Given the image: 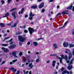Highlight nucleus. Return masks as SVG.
<instances>
[{"label":"nucleus","instance_id":"f257e3e1","mask_svg":"<svg viewBox=\"0 0 74 74\" xmlns=\"http://www.w3.org/2000/svg\"><path fill=\"white\" fill-rule=\"evenodd\" d=\"M18 40L20 42H25L26 40V35H23L22 36L19 35L18 36Z\"/></svg>","mask_w":74,"mask_h":74},{"label":"nucleus","instance_id":"f03ea898","mask_svg":"<svg viewBox=\"0 0 74 74\" xmlns=\"http://www.w3.org/2000/svg\"><path fill=\"white\" fill-rule=\"evenodd\" d=\"M69 12V10H64L61 13H60L57 15L56 18V17H58V16L61 15H62H62H68V14H69V13L67 12Z\"/></svg>","mask_w":74,"mask_h":74},{"label":"nucleus","instance_id":"7ed1b4c3","mask_svg":"<svg viewBox=\"0 0 74 74\" xmlns=\"http://www.w3.org/2000/svg\"><path fill=\"white\" fill-rule=\"evenodd\" d=\"M28 29L29 32V34H32L33 33H34V32H36V29H34L33 28H32L30 27H29Z\"/></svg>","mask_w":74,"mask_h":74},{"label":"nucleus","instance_id":"20e7f679","mask_svg":"<svg viewBox=\"0 0 74 74\" xmlns=\"http://www.w3.org/2000/svg\"><path fill=\"white\" fill-rule=\"evenodd\" d=\"M32 14V12H31L29 15V16L30 17L28 18V19L29 20H33L32 17H33V16L35 15V14Z\"/></svg>","mask_w":74,"mask_h":74},{"label":"nucleus","instance_id":"39448f33","mask_svg":"<svg viewBox=\"0 0 74 74\" xmlns=\"http://www.w3.org/2000/svg\"><path fill=\"white\" fill-rule=\"evenodd\" d=\"M61 56L62 59H65L66 60H67V59H68V57H67V55H65L64 56L62 55H61Z\"/></svg>","mask_w":74,"mask_h":74},{"label":"nucleus","instance_id":"423d86ee","mask_svg":"<svg viewBox=\"0 0 74 74\" xmlns=\"http://www.w3.org/2000/svg\"><path fill=\"white\" fill-rule=\"evenodd\" d=\"M2 49L4 50V52L6 53H8L9 52V49L7 48H5L4 47H2Z\"/></svg>","mask_w":74,"mask_h":74},{"label":"nucleus","instance_id":"0eeeda50","mask_svg":"<svg viewBox=\"0 0 74 74\" xmlns=\"http://www.w3.org/2000/svg\"><path fill=\"white\" fill-rule=\"evenodd\" d=\"M16 47V45H12L8 47V48L9 49H14V48Z\"/></svg>","mask_w":74,"mask_h":74},{"label":"nucleus","instance_id":"6e6552de","mask_svg":"<svg viewBox=\"0 0 74 74\" xmlns=\"http://www.w3.org/2000/svg\"><path fill=\"white\" fill-rule=\"evenodd\" d=\"M63 45L64 47H69V43L68 42H64L63 43Z\"/></svg>","mask_w":74,"mask_h":74},{"label":"nucleus","instance_id":"1a4fd4ad","mask_svg":"<svg viewBox=\"0 0 74 74\" xmlns=\"http://www.w3.org/2000/svg\"><path fill=\"white\" fill-rule=\"evenodd\" d=\"M44 5V3L42 2L39 5V8H42Z\"/></svg>","mask_w":74,"mask_h":74},{"label":"nucleus","instance_id":"9d476101","mask_svg":"<svg viewBox=\"0 0 74 74\" xmlns=\"http://www.w3.org/2000/svg\"><path fill=\"white\" fill-rule=\"evenodd\" d=\"M69 55V56L68 57V59L69 60H70V59L71 58H72V57L73 56V55H72V53H71V52H70L68 54Z\"/></svg>","mask_w":74,"mask_h":74},{"label":"nucleus","instance_id":"9b49d317","mask_svg":"<svg viewBox=\"0 0 74 74\" xmlns=\"http://www.w3.org/2000/svg\"><path fill=\"white\" fill-rule=\"evenodd\" d=\"M66 73L68 74H69V73H70V72H69V71H67V70H65L62 72V74H66Z\"/></svg>","mask_w":74,"mask_h":74},{"label":"nucleus","instance_id":"f8f14e48","mask_svg":"<svg viewBox=\"0 0 74 74\" xmlns=\"http://www.w3.org/2000/svg\"><path fill=\"white\" fill-rule=\"evenodd\" d=\"M10 15V14L8 12H7L5 15V16H3L2 17V18H5V17H7L9 15Z\"/></svg>","mask_w":74,"mask_h":74},{"label":"nucleus","instance_id":"ddd939ff","mask_svg":"<svg viewBox=\"0 0 74 74\" xmlns=\"http://www.w3.org/2000/svg\"><path fill=\"white\" fill-rule=\"evenodd\" d=\"M67 68L69 70H71V69L73 68V66H72V65H71L70 66H68Z\"/></svg>","mask_w":74,"mask_h":74},{"label":"nucleus","instance_id":"4468645a","mask_svg":"<svg viewBox=\"0 0 74 74\" xmlns=\"http://www.w3.org/2000/svg\"><path fill=\"white\" fill-rule=\"evenodd\" d=\"M12 54L15 57H16V51L13 52L12 53Z\"/></svg>","mask_w":74,"mask_h":74},{"label":"nucleus","instance_id":"2eb2a0df","mask_svg":"<svg viewBox=\"0 0 74 74\" xmlns=\"http://www.w3.org/2000/svg\"><path fill=\"white\" fill-rule=\"evenodd\" d=\"M72 7H73V5H71V6H69L66 8L67 10H71L72 9Z\"/></svg>","mask_w":74,"mask_h":74},{"label":"nucleus","instance_id":"dca6fc26","mask_svg":"<svg viewBox=\"0 0 74 74\" xmlns=\"http://www.w3.org/2000/svg\"><path fill=\"white\" fill-rule=\"evenodd\" d=\"M69 45L70 48H73L74 47V44H72L71 43H70Z\"/></svg>","mask_w":74,"mask_h":74},{"label":"nucleus","instance_id":"f3484780","mask_svg":"<svg viewBox=\"0 0 74 74\" xmlns=\"http://www.w3.org/2000/svg\"><path fill=\"white\" fill-rule=\"evenodd\" d=\"M53 45L55 49H57L58 48V46L57 45L55 44H53Z\"/></svg>","mask_w":74,"mask_h":74},{"label":"nucleus","instance_id":"a211bd4d","mask_svg":"<svg viewBox=\"0 0 74 74\" xmlns=\"http://www.w3.org/2000/svg\"><path fill=\"white\" fill-rule=\"evenodd\" d=\"M37 8V6L36 5H33L31 7V8H33L34 9Z\"/></svg>","mask_w":74,"mask_h":74},{"label":"nucleus","instance_id":"6ab92c4d","mask_svg":"<svg viewBox=\"0 0 74 74\" xmlns=\"http://www.w3.org/2000/svg\"><path fill=\"white\" fill-rule=\"evenodd\" d=\"M0 26L2 27H5V25H4V24L2 23H0Z\"/></svg>","mask_w":74,"mask_h":74},{"label":"nucleus","instance_id":"aec40b11","mask_svg":"<svg viewBox=\"0 0 74 74\" xmlns=\"http://www.w3.org/2000/svg\"><path fill=\"white\" fill-rule=\"evenodd\" d=\"M16 25H17V23H14L13 25H12L11 26V27H15L16 26Z\"/></svg>","mask_w":74,"mask_h":74},{"label":"nucleus","instance_id":"412c9836","mask_svg":"<svg viewBox=\"0 0 74 74\" xmlns=\"http://www.w3.org/2000/svg\"><path fill=\"white\" fill-rule=\"evenodd\" d=\"M33 44H34L35 46H37L38 45V43L36 42H34Z\"/></svg>","mask_w":74,"mask_h":74},{"label":"nucleus","instance_id":"4be33fe9","mask_svg":"<svg viewBox=\"0 0 74 74\" xmlns=\"http://www.w3.org/2000/svg\"><path fill=\"white\" fill-rule=\"evenodd\" d=\"M16 13V12H14L12 13V16H14V15H15Z\"/></svg>","mask_w":74,"mask_h":74},{"label":"nucleus","instance_id":"5701e85b","mask_svg":"<svg viewBox=\"0 0 74 74\" xmlns=\"http://www.w3.org/2000/svg\"><path fill=\"white\" fill-rule=\"evenodd\" d=\"M23 71L24 73V74H28V73H29V71H26H26H25V70H24Z\"/></svg>","mask_w":74,"mask_h":74},{"label":"nucleus","instance_id":"b1692460","mask_svg":"<svg viewBox=\"0 0 74 74\" xmlns=\"http://www.w3.org/2000/svg\"><path fill=\"white\" fill-rule=\"evenodd\" d=\"M73 60H74L73 59H72L71 60L70 62L69 63V64H73Z\"/></svg>","mask_w":74,"mask_h":74},{"label":"nucleus","instance_id":"393cba45","mask_svg":"<svg viewBox=\"0 0 74 74\" xmlns=\"http://www.w3.org/2000/svg\"><path fill=\"white\" fill-rule=\"evenodd\" d=\"M68 23V21H66L64 24V25H63V27H65L66 25H67V23Z\"/></svg>","mask_w":74,"mask_h":74},{"label":"nucleus","instance_id":"a878e982","mask_svg":"<svg viewBox=\"0 0 74 74\" xmlns=\"http://www.w3.org/2000/svg\"><path fill=\"white\" fill-rule=\"evenodd\" d=\"M8 45V44H3L2 45V46L4 47H7Z\"/></svg>","mask_w":74,"mask_h":74},{"label":"nucleus","instance_id":"bb28decb","mask_svg":"<svg viewBox=\"0 0 74 74\" xmlns=\"http://www.w3.org/2000/svg\"><path fill=\"white\" fill-rule=\"evenodd\" d=\"M22 32H16V35H18L19 34H21Z\"/></svg>","mask_w":74,"mask_h":74},{"label":"nucleus","instance_id":"cd10ccee","mask_svg":"<svg viewBox=\"0 0 74 74\" xmlns=\"http://www.w3.org/2000/svg\"><path fill=\"white\" fill-rule=\"evenodd\" d=\"M18 61V60L16 59V60H12V63H15V62H17Z\"/></svg>","mask_w":74,"mask_h":74},{"label":"nucleus","instance_id":"c85d7f7f","mask_svg":"<svg viewBox=\"0 0 74 74\" xmlns=\"http://www.w3.org/2000/svg\"><path fill=\"white\" fill-rule=\"evenodd\" d=\"M1 3H2V5H3L4 3H5V1H4L3 0H1Z\"/></svg>","mask_w":74,"mask_h":74},{"label":"nucleus","instance_id":"c756f323","mask_svg":"<svg viewBox=\"0 0 74 74\" xmlns=\"http://www.w3.org/2000/svg\"><path fill=\"white\" fill-rule=\"evenodd\" d=\"M12 41V38L9 40L7 41V43H8V42H11V41Z\"/></svg>","mask_w":74,"mask_h":74},{"label":"nucleus","instance_id":"7c9ffc66","mask_svg":"<svg viewBox=\"0 0 74 74\" xmlns=\"http://www.w3.org/2000/svg\"><path fill=\"white\" fill-rule=\"evenodd\" d=\"M59 58L60 59V61L61 63H62V58H60V57H59Z\"/></svg>","mask_w":74,"mask_h":74},{"label":"nucleus","instance_id":"2f4dec72","mask_svg":"<svg viewBox=\"0 0 74 74\" xmlns=\"http://www.w3.org/2000/svg\"><path fill=\"white\" fill-rule=\"evenodd\" d=\"M41 12L43 13L45 12V9H42V10L41 11Z\"/></svg>","mask_w":74,"mask_h":74},{"label":"nucleus","instance_id":"473e14b6","mask_svg":"<svg viewBox=\"0 0 74 74\" xmlns=\"http://www.w3.org/2000/svg\"><path fill=\"white\" fill-rule=\"evenodd\" d=\"M5 63V61H3L2 62L1 64H0V65H2V64H4Z\"/></svg>","mask_w":74,"mask_h":74},{"label":"nucleus","instance_id":"72a5a7b5","mask_svg":"<svg viewBox=\"0 0 74 74\" xmlns=\"http://www.w3.org/2000/svg\"><path fill=\"white\" fill-rule=\"evenodd\" d=\"M16 10V8H13L10 11V12H11V11H14V10Z\"/></svg>","mask_w":74,"mask_h":74},{"label":"nucleus","instance_id":"f704fd0d","mask_svg":"<svg viewBox=\"0 0 74 74\" xmlns=\"http://www.w3.org/2000/svg\"><path fill=\"white\" fill-rule=\"evenodd\" d=\"M24 32L25 33H28V31L27 30L25 29L24 31Z\"/></svg>","mask_w":74,"mask_h":74},{"label":"nucleus","instance_id":"c9c22d12","mask_svg":"<svg viewBox=\"0 0 74 74\" xmlns=\"http://www.w3.org/2000/svg\"><path fill=\"white\" fill-rule=\"evenodd\" d=\"M9 70H14V68L13 67H11L10 68H9Z\"/></svg>","mask_w":74,"mask_h":74},{"label":"nucleus","instance_id":"e433bc0d","mask_svg":"<svg viewBox=\"0 0 74 74\" xmlns=\"http://www.w3.org/2000/svg\"><path fill=\"white\" fill-rule=\"evenodd\" d=\"M64 67H62V69H61V71H63V70H64Z\"/></svg>","mask_w":74,"mask_h":74},{"label":"nucleus","instance_id":"4c0bfd02","mask_svg":"<svg viewBox=\"0 0 74 74\" xmlns=\"http://www.w3.org/2000/svg\"><path fill=\"white\" fill-rule=\"evenodd\" d=\"M44 38H40L37 39L38 41V40H43Z\"/></svg>","mask_w":74,"mask_h":74},{"label":"nucleus","instance_id":"58836bf2","mask_svg":"<svg viewBox=\"0 0 74 74\" xmlns=\"http://www.w3.org/2000/svg\"><path fill=\"white\" fill-rule=\"evenodd\" d=\"M11 1H12V0H8V3H10Z\"/></svg>","mask_w":74,"mask_h":74},{"label":"nucleus","instance_id":"ea45409f","mask_svg":"<svg viewBox=\"0 0 74 74\" xmlns=\"http://www.w3.org/2000/svg\"><path fill=\"white\" fill-rule=\"evenodd\" d=\"M19 55V56H22V53L21 52H20Z\"/></svg>","mask_w":74,"mask_h":74},{"label":"nucleus","instance_id":"a19ab883","mask_svg":"<svg viewBox=\"0 0 74 74\" xmlns=\"http://www.w3.org/2000/svg\"><path fill=\"white\" fill-rule=\"evenodd\" d=\"M32 65V63H30L29 64V67H31Z\"/></svg>","mask_w":74,"mask_h":74},{"label":"nucleus","instance_id":"79ce46f5","mask_svg":"<svg viewBox=\"0 0 74 74\" xmlns=\"http://www.w3.org/2000/svg\"><path fill=\"white\" fill-rule=\"evenodd\" d=\"M16 69H14V70L13 71V72H16Z\"/></svg>","mask_w":74,"mask_h":74},{"label":"nucleus","instance_id":"37998d69","mask_svg":"<svg viewBox=\"0 0 74 74\" xmlns=\"http://www.w3.org/2000/svg\"><path fill=\"white\" fill-rule=\"evenodd\" d=\"M64 27L63 26V25L60 28H59V29H63Z\"/></svg>","mask_w":74,"mask_h":74},{"label":"nucleus","instance_id":"c03bdc74","mask_svg":"<svg viewBox=\"0 0 74 74\" xmlns=\"http://www.w3.org/2000/svg\"><path fill=\"white\" fill-rule=\"evenodd\" d=\"M36 62H39V59H36Z\"/></svg>","mask_w":74,"mask_h":74},{"label":"nucleus","instance_id":"a18cd8bd","mask_svg":"<svg viewBox=\"0 0 74 74\" xmlns=\"http://www.w3.org/2000/svg\"><path fill=\"white\" fill-rule=\"evenodd\" d=\"M27 17H28V15L27 14H26L25 15V18H27Z\"/></svg>","mask_w":74,"mask_h":74},{"label":"nucleus","instance_id":"49530a36","mask_svg":"<svg viewBox=\"0 0 74 74\" xmlns=\"http://www.w3.org/2000/svg\"><path fill=\"white\" fill-rule=\"evenodd\" d=\"M19 44L20 46H21V45H22V43L20 42H19Z\"/></svg>","mask_w":74,"mask_h":74},{"label":"nucleus","instance_id":"de8ad7c7","mask_svg":"<svg viewBox=\"0 0 74 74\" xmlns=\"http://www.w3.org/2000/svg\"><path fill=\"white\" fill-rule=\"evenodd\" d=\"M7 35V34H5L3 35V37H5Z\"/></svg>","mask_w":74,"mask_h":74},{"label":"nucleus","instance_id":"09e8293b","mask_svg":"<svg viewBox=\"0 0 74 74\" xmlns=\"http://www.w3.org/2000/svg\"><path fill=\"white\" fill-rule=\"evenodd\" d=\"M27 44H28V45H29L30 44V42H28L27 43Z\"/></svg>","mask_w":74,"mask_h":74},{"label":"nucleus","instance_id":"8fccbe9b","mask_svg":"<svg viewBox=\"0 0 74 74\" xmlns=\"http://www.w3.org/2000/svg\"><path fill=\"white\" fill-rule=\"evenodd\" d=\"M56 55H57V54H56V53H55V54H53V56H56Z\"/></svg>","mask_w":74,"mask_h":74},{"label":"nucleus","instance_id":"3c124183","mask_svg":"<svg viewBox=\"0 0 74 74\" xmlns=\"http://www.w3.org/2000/svg\"><path fill=\"white\" fill-rule=\"evenodd\" d=\"M52 66H53V67H55V64H54V63H52Z\"/></svg>","mask_w":74,"mask_h":74},{"label":"nucleus","instance_id":"603ef678","mask_svg":"<svg viewBox=\"0 0 74 74\" xmlns=\"http://www.w3.org/2000/svg\"><path fill=\"white\" fill-rule=\"evenodd\" d=\"M53 63H56V61L55 60H53L52 62Z\"/></svg>","mask_w":74,"mask_h":74},{"label":"nucleus","instance_id":"864d4df0","mask_svg":"<svg viewBox=\"0 0 74 74\" xmlns=\"http://www.w3.org/2000/svg\"><path fill=\"white\" fill-rule=\"evenodd\" d=\"M66 63H70V61L69 60H67L66 61Z\"/></svg>","mask_w":74,"mask_h":74},{"label":"nucleus","instance_id":"5fc2aeb1","mask_svg":"<svg viewBox=\"0 0 74 74\" xmlns=\"http://www.w3.org/2000/svg\"><path fill=\"white\" fill-rule=\"evenodd\" d=\"M24 10H25V8H22V9L21 10V11L23 12Z\"/></svg>","mask_w":74,"mask_h":74},{"label":"nucleus","instance_id":"6e6d98bb","mask_svg":"<svg viewBox=\"0 0 74 74\" xmlns=\"http://www.w3.org/2000/svg\"><path fill=\"white\" fill-rule=\"evenodd\" d=\"M54 0H50V1H49V3L51 2H53V1H54Z\"/></svg>","mask_w":74,"mask_h":74},{"label":"nucleus","instance_id":"4d7b16f0","mask_svg":"<svg viewBox=\"0 0 74 74\" xmlns=\"http://www.w3.org/2000/svg\"><path fill=\"white\" fill-rule=\"evenodd\" d=\"M7 26H11V23H10L9 24H7Z\"/></svg>","mask_w":74,"mask_h":74},{"label":"nucleus","instance_id":"13d9d810","mask_svg":"<svg viewBox=\"0 0 74 74\" xmlns=\"http://www.w3.org/2000/svg\"><path fill=\"white\" fill-rule=\"evenodd\" d=\"M46 62L47 63H49L50 62L49 61V60H48V61H46Z\"/></svg>","mask_w":74,"mask_h":74},{"label":"nucleus","instance_id":"bf43d9fd","mask_svg":"<svg viewBox=\"0 0 74 74\" xmlns=\"http://www.w3.org/2000/svg\"><path fill=\"white\" fill-rule=\"evenodd\" d=\"M22 61H23V62H26V60H23Z\"/></svg>","mask_w":74,"mask_h":74},{"label":"nucleus","instance_id":"052dcab7","mask_svg":"<svg viewBox=\"0 0 74 74\" xmlns=\"http://www.w3.org/2000/svg\"><path fill=\"white\" fill-rule=\"evenodd\" d=\"M59 56H56V58H57L58 59H59Z\"/></svg>","mask_w":74,"mask_h":74},{"label":"nucleus","instance_id":"680f3d73","mask_svg":"<svg viewBox=\"0 0 74 74\" xmlns=\"http://www.w3.org/2000/svg\"><path fill=\"white\" fill-rule=\"evenodd\" d=\"M28 63H30L31 61H30V60H28Z\"/></svg>","mask_w":74,"mask_h":74},{"label":"nucleus","instance_id":"e2e57ef3","mask_svg":"<svg viewBox=\"0 0 74 74\" xmlns=\"http://www.w3.org/2000/svg\"><path fill=\"white\" fill-rule=\"evenodd\" d=\"M60 7V6H59V5H58L57 6V8L58 9H59V8Z\"/></svg>","mask_w":74,"mask_h":74},{"label":"nucleus","instance_id":"0e129e2a","mask_svg":"<svg viewBox=\"0 0 74 74\" xmlns=\"http://www.w3.org/2000/svg\"><path fill=\"white\" fill-rule=\"evenodd\" d=\"M13 16L14 17V19H16V16H15V15Z\"/></svg>","mask_w":74,"mask_h":74},{"label":"nucleus","instance_id":"69168bd1","mask_svg":"<svg viewBox=\"0 0 74 74\" xmlns=\"http://www.w3.org/2000/svg\"><path fill=\"white\" fill-rule=\"evenodd\" d=\"M72 10L73 11H74V6L73 7V8H72Z\"/></svg>","mask_w":74,"mask_h":74},{"label":"nucleus","instance_id":"338daca9","mask_svg":"<svg viewBox=\"0 0 74 74\" xmlns=\"http://www.w3.org/2000/svg\"><path fill=\"white\" fill-rule=\"evenodd\" d=\"M13 44V42L12 41L10 43V44Z\"/></svg>","mask_w":74,"mask_h":74},{"label":"nucleus","instance_id":"774afa93","mask_svg":"<svg viewBox=\"0 0 74 74\" xmlns=\"http://www.w3.org/2000/svg\"><path fill=\"white\" fill-rule=\"evenodd\" d=\"M72 73H73V72H72V71H71L70 72V74H72Z\"/></svg>","mask_w":74,"mask_h":74}]
</instances>
